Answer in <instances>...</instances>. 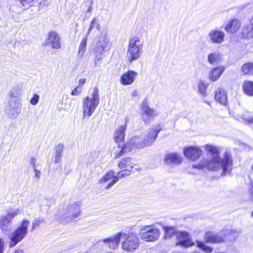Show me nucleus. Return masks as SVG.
<instances>
[{
  "mask_svg": "<svg viewBox=\"0 0 253 253\" xmlns=\"http://www.w3.org/2000/svg\"><path fill=\"white\" fill-rule=\"evenodd\" d=\"M241 72L244 76H253V62H247L243 64L241 67Z\"/></svg>",
  "mask_w": 253,
  "mask_h": 253,
  "instance_id": "26",
  "label": "nucleus"
},
{
  "mask_svg": "<svg viewBox=\"0 0 253 253\" xmlns=\"http://www.w3.org/2000/svg\"><path fill=\"white\" fill-rule=\"evenodd\" d=\"M39 100V95L37 94H34L32 98L30 99V102L32 105H36L38 103Z\"/></svg>",
  "mask_w": 253,
  "mask_h": 253,
  "instance_id": "34",
  "label": "nucleus"
},
{
  "mask_svg": "<svg viewBox=\"0 0 253 253\" xmlns=\"http://www.w3.org/2000/svg\"><path fill=\"white\" fill-rule=\"evenodd\" d=\"M242 90L247 96H253V81L245 80L242 84Z\"/></svg>",
  "mask_w": 253,
  "mask_h": 253,
  "instance_id": "25",
  "label": "nucleus"
},
{
  "mask_svg": "<svg viewBox=\"0 0 253 253\" xmlns=\"http://www.w3.org/2000/svg\"><path fill=\"white\" fill-rule=\"evenodd\" d=\"M96 27L97 29H99V25L98 24H97Z\"/></svg>",
  "mask_w": 253,
  "mask_h": 253,
  "instance_id": "42",
  "label": "nucleus"
},
{
  "mask_svg": "<svg viewBox=\"0 0 253 253\" xmlns=\"http://www.w3.org/2000/svg\"><path fill=\"white\" fill-rule=\"evenodd\" d=\"M39 5L40 7H42L44 6H47L48 5V3L46 0H43L42 1H41L39 3Z\"/></svg>",
  "mask_w": 253,
  "mask_h": 253,
  "instance_id": "39",
  "label": "nucleus"
},
{
  "mask_svg": "<svg viewBox=\"0 0 253 253\" xmlns=\"http://www.w3.org/2000/svg\"><path fill=\"white\" fill-rule=\"evenodd\" d=\"M142 111L141 118L145 124H149L151 120L153 119L158 115L157 111L153 108L149 107L147 99H144L140 106Z\"/></svg>",
  "mask_w": 253,
  "mask_h": 253,
  "instance_id": "9",
  "label": "nucleus"
},
{
  "mask_svg": "<svg viewBox=\"0 0 253 253\" xmlns=\"http://www.w3.org/2000/svg\"><path fill=\"white\" fill-rule=\"evenodd\" d=\"M60 37L58 34L53 31H50L47 36V41L53 48L59 49L61 47Z\"/></svg>",
  "mask_w": 253,
  "mask_h": 253,
  "instance_id": "17",
  "label": "nucleus"
},
{
  "mask_svg": "<svg viewBox=\"0 0 253 253\" xmlns=\"http://www.w3.org/2000/svg\"><path fill=\"white\" fill-rule=\"evenodd\" d=\"M137 73L133 70H128L123 73L120 77V83L123 85L131 84L135 81Z\"/></svg>",
  "mask_w": 253,
  "mask_h": 253,
  "instance_id": "14",
  "label": "nucleus"
},
{
  "mask_svg": "<svg viewBox=\"0 0 253 253\" xmlns=\"http://www.w3.org/2000/svg\"><path fill=\"white\" fill-rule=\"evenodd\" d=\"M86 82V79H81L79 80V85H78L79 86V87H81L82 88V86H83L84 84Z\"/></svg>",
  "mask_w": 253,
  "mask_h": 253,
  "instance_id": "37",
  "label": "nucleus"
},
{
  "mask_svg": "<svg viewBox=\"0 0 253 253\" xmlns=\"http://www.w3.org/2000/svg\"><path fill=\"white\" fill-rule=\"evenodd\" d=\"M205 102H206V103H207L208 105H210V103L209 102H207V101H205Z\"/></svg>",
  "mask_w": 253,
  "mask_h": 253,
  "instance_id": "45",
  "label": "nucleus"
},
{
  "mask_svg": "<svg viewBox=\"0 0 253 253\" xmlns=\"http://www.w3.org/2000/svg\"><path fill=\"white\" fill-rule=\"evenodd\" d=\"M3 253V252L0 251V253Z\"/></svg>",
  "mask_w": 253,
  "mask_h": 253,
  "instance_id": "48",
  "label": "nucleus"
},
{
  "mask_svg": "<svg viewBox=\"0 0 253 253\" xmlns=\"http://www.w3.org/2000/svg\"><path fill=\"white\" fill-rule=\"evenodd\" d=\"M214 98L216 101L224 106L228 105V96L226 91L221 88H218L215 91Z\"/></svg>",
  "mask_w": 253,
  "mask_h": 253,
  "instance_id": "20",
  "label": "nucleus"
},
{
  "mask_svg": "<svg viewBox=\"0 0 253 253\" xmlns=\"http://www.w3.org/2000/svg\"><path fill=\"white\" fill-rule=\"evenodd\" d=\"M123 178L122 177H120L119 175L117 174V175H115V172L110 170L106 172L99 180L100 183H104L111 179L112 181L109 183L106 186V189H109L112 186H113L115 183H116L119 179Z\"/></svg>",
  "mask_w": 253,
  "mask_h": 253,
  "instance_id": "15",
  "label": "nucleus"
},
{
  "mask_svg": "<svg viewBox=\"0 0 253 253\" xmlns=\"http://www.w3.org/2000/svg\"><path fill=\"white\" fill-rule=\"evenodd\" d=\"M241 26V23L239 20L232 19L228 22L224 27V29L227 33L235 34L239 30Z\"/></svg>",
  "mask_w": 253,
  "mask_h": 253,
  "instance_id": "18",
  "label": "nucleus"
},
{
  "mask_svg": "<svg viewBox=\"0 0 253 253\" xmlns=\"http://www.w3.org/2000/svg\"><path fill=\"white\" fill-rule=\"evenodd\" d=\"M164 161L167 164L179 165L182 162L183 159L177 153H172L167 154L165 157Z\"/></svg>",
  "mask_w": 253,
  "mask_h": 253,
  "instance_id": "22",
  "label": "nucleus"
},
{
  "mask_svg": "<svg viewBox=\"0 0 253 253\" xmlns=\"http://www.w3.org/2000/svg\"><path fill=\"white\" fill-rule=\"evenodd\" d=\"M59 147L60 148V151L57 152V157L58 158H59L60 157V155H61V152H62V150L63 148V146L62 145H59Z\"/></svg>",
  "mask_w": 253,
  "mask_h": 253,
  "instance_id": "40",
  "label": "nucleus"
},
{
  "mask_svg": "<svg viewBox=\"0 0 253 253\" xmlns=\"http://www.w3.org/2000/svg\"><path fill=\"white\" fill-rule=\"evenodd\" d=\"M143 43L138 37L133 36L129 40L126 52V58L129 63L136 60L140 56Z\"/></svg>",
  "mask_w": 253,
  "mask_h": 253,
  "instance_id": "3",
  "label": "nucleus"
},
{
  "mask_svg": "<svg viewBox=\"0 0 253 253\" xmlns=\"http://www.w3.org/2000/svg\"><path fill=\"white\" fill-rule=\"evenodd\" d=\"M4 243L2 239L0 238V251L3 252Z\"/></svg>",
  "mask_w": 253,
  "mask_h": 253,
  "instance_id": "38",
  "label": "nucleus"
},
{
  "mask_svg": "<svg viewBox=\"0 0 253 253\" xmlns=\"http://www.w3.org/2000/svg\"><path fill=\"white\" fill-rule=\"evenodd\" d=\"M240 35L244 39L253 37V16L251 18L250 23L243 27Z\"/></svg>",
  "mask_w": 253,
  "mask_h": 253,
  "instance_id": "21",
  "label": "nucleus"
},
{
  "mask_svg": "<svg viewBox=\"0 0 253 253\" xmlns=\"http://www.w3.org/2000/svg\"><path fill=\"white\" fill-rule=\"evenodd\" d=\"M118 166L121 169L118 172L120 177L125 178L129 176L133 172V170L140 171L142 170L140 167H136L137 165L134 163V160L130 157L122 158L118 163Z\"/></svg>",
  "mask_w": 253,
  "mask_h": 253,
  "instance_id": "5",
  "label": "nucleus"
},
{
  "mask_svg": "<svg viewBox=\"0 0 253 253\" xmlns=\"http://www.w3.org/2000/svg\"><path fill=\"white\" fill-rule=\"evenodd\" d=\"M204 240L206 243L221 244L225 242L226 234L220 235L211 231H207L205 233Z\"/></svg>",
  "mask_w": 253,
  "mask_h": 253,
  "instance_id": "13",
  "label": "nucleus"
},
{
  "mask_svg": "<svg viewBox=\"0 0 253 253\" xmlns=\"http://www.w3.org/2000/svg\"><path fill=\"white\" fill-rule=\"evenodd\" d=\"M18 214L17 211L9 212L6 215L0 218V228L3 232H6L10 230V224L13 219Z\"/></svg>",
  "mask_w": 253,
  "mask_h": 253,
  "instance_id": "12",
  "label": "nucleus"
},
{
  "mask_svg": "<svg viewBox=\"0 0 253 253\" xmlns=\"http://www.w3.org/2000/svg\"><path fill=\"white\" fill-rule=\"evenodd\" d=\"M177 241L175 243L176 246H181L183 248H188L195 245L194 242L190 234L185 231H179L176 236Z\"/></svg>",
  "mask_w": 253,
  "mask_h": 253,
  "instance_id": "10",
  "label": "nucleus"
},
{
  "mask_svg": "<svg viewBox=\"0 0 253 253\" xmlns=\"http://www.w3.org/2000/svg\"><path fill=\"white\" fill-rule=\"evenodd\" d=\"M20 3L27 8L32 7L38 1V0H19Z\"/></svg>",
  "mask_w": 253,
  "mask_h": 253,
  "instance_id": "31",
  "label": "nucleus"
},
{
  "mask_svg": "<svg viewBox=\"0 0 253 253\" xmlns=\"http://www.w3.org/2000/svg\"><path fill=\"white\" fill-rule=\"evenodd\" d=\"M205 149L208 153H210L212 155L211 158L209 160L202 159L198 164L193 165L192 168L199 170L207 169L209 170L214 171H219L222 169L221 176L231 173L233 169V160L230 153L225 152L222 158L216 147L211 144H206Z\"/></svg>",
  "mask_w": 253,
  "mask_h": 253,
  "instance_id": "1",
  "label": "nucleus"
},
{
  "mask_svg": "<svg viewBox=\"0 0 253 253\" xmlns=\"http://www.w3.org/2000/svg\"><path fill=\"white\" fill-rule=\"evenodd\" d=\"M197 247L205 252L206 253H211L212 252L213 249L212 247L207 246L206 243L200 241H197Z\"/></svg>",
  "mask_w": 253,
  "mask_h": 253,
  "instance_id": "29",
  "label": "nucleus"
},
{
  "mask_svg": "<svg viewBox=\"0 0 253 253\" xmlns=\"http://www.w3.org/2000/svg\"><path fill=\"white\" fill-rule=\"evenodd\" d=\"M99 102L98 89L97 87H94L91 94V98L86 96L83 100V117H90L96 108Z\"/></svg>",
  "mask_w": 253,
  "mask_h": 253,
  "instance_id": "4",
  "label": "nucleus"
},
{
  "mask_svg": "<svg viewBox=\"0 0 253 253\" xmlns=\"http://www.w3.org/2000/svg\"><path fill=\"white\" fill-rule=\"evenodd\" d=\"M87 37L86 36L83 39L81 42L80 44L78 53V55L80 56H82L85 52L87 45Z\"/></svg>",
  "mask_w": 253,
  "mask_h": 253,
  "instance_id": "28",
  "label": "nucleus"
},
{
  "mask_svg": "<svg viewBox=\"0 0 253 253\" xmlns=\"http://www.w3.org/2000/svg\"><path fill=\"white\" fill-rule=\"evenodd\" d=\"M29 223L28 220H23L20 226L12 232L9 237V247H14L26 237Z\"/></svg>",
  "mask_w": 253,
  "mask_h": 253,
  "instance_id": "6",
  "label": "nucleus"
},
{
  "mask_svg": "<svg viewBox=\"0 0 253 253\" xmlns=\"http://www.w3.org/2000/svg\"><path fill=\"white\" fill-rule=\"evenodd\" d=\"M183 154L187 159L196 161L202 156L203 151L199 146H187L183 149Z\"/></svg>",
  "mask_w": 253,
  "mask_h": 253,
  "instance_id": "11",
  "label": "nucleus"
},
{
  "mask_svg": "<svg viewBox=\"0 0 253 253\" xmlns=\"http://www.w3.org/2000/svg\"><path fill=\"white\" fill-rule=\"evenodd\" d=\"M10 96H11V97H14V95H13V94H10Z\"/></svg>",
  "mask_w": 253,
  "mask_h": 253,
  "instance_id": "44",
  "label": "nucleus"
},
{
  "mask_svg": "<svg viewBox=\"0 0 253 253\" xmlns=\"http://www.w3.org/2000/svg\"><path fill=\"white\" fill-rule=\"evenodd\" d=\"M43 221V219H36L32 223V230H34L37 227L40 226L42 222Z\"/></svg>",
  "mask_w": 253,
  "mask_h": 253,
  "instance_id": "33",
  "label": "nucleus"
},
{
  "mask_svg": "<svg viewBox=\"0 0 253 253\" xmlns=\"http://www.w3.org/2000/svg\"><path fill=\"white\" fill-rule=\"evenodd\" d=\"M252 169L253 170V165L252 166Z\"/></svg>",
  "mask_w": 253,
  "mask_h": 253,
  "instance_id": "46",
  "label": "nucleus"
},
{
  "mask_svg": "<svg viewBox=\"0 0 253 253\" xmlns=\"http://www.w3.org/2000/svg\"><path fill=\"white\" fill-rule=\"evenodd\" d=\"M122 237L124 239L122 245L123 250L132 252L139 247V239L136 234L132 232L128 234L122 233Z\"/></svg>",
  "mask_w": 253,
  "mask_h": 253,
  "instance_id": "7",
  "label": "nucleus"
},
{
  "mask_svg": "<svg viewBox=\"0 0 253 253\" xmlns=\"http://www.w3.org/2000/svg\"><path fill=\"white\" fill-rule=\"evenodd\" d=\"M127 119H126L124 125L120 126L117 128L113 134V138L117 144L118 147L120 149L119 151L115 153L114 158L115 159L120 158L121 156L129 152L132 149L133 144L131 142H125V131L126 129Z\"/></svg>",
  "mask_w": 253,
  "mask_h": 253,
  "instance_id": "2",
  "label": "nucleus"
},
{
  "mask_svg": "<svg viewBox=\"0 0 253 253\" xmlns=\"http://www.w3.org/2000/svg\"><path fill=\"white\" fill-rule=\"evenodd\" d=\"M163 229L165 231V238H170L173 236L176 237L177 233L179 232V231L176 229L175 227L173 226H165L163 227Z\"/></svg>",
  "mask_w": 253,
  "mask_h": 253,
  "instance_id": "27",
  "label": "nucleus"
},
{
  "mask_svg": "<svg viewBox=\"0 0 253 253\" xmlns=\"http://www.w3.org/2000/svg\"><path fill=\"white\" fill-rule=\"evenodd\" d=\"M221 60L220 54L213 53H210L208 55V61L211 64L217 63Z\"/></svg>",
  "mask_w": 253,
  "mask_h": 253,
  "instance_id": "30",
  "label": "nucleus"
},
{
  "mask_svg": "<svg viewBox=\"0 0 253 253\" xmlns=\"http://www.w3.org/2000/svg\"><path fill=\"white\" fill-rule=\"evenodd\" d=\"M122 236V233L119 232L113 237L104 239L103 242L109 249L114 250L118 247Z\"/></svg>",
  "mask_w": 253,
  "mask_h": 253,
  "instance_id": "16",
  "label": "nucleus"
},
{
  "mask_svg": "<svg viewBox=\"0 0 253 253\" xmlns=\"http://www.w3.org/2000/svg\"><path fill=\"white\" fill-rule=\"evenodd\" d=\"M96 18H94L91 21L89 28L88 29L87 35H89L91 29L94 27L95 24L96 23Z\"/></svg>",
  "mask_w": 253,
  "mask_h": 253,
  "instance_id": "36",
  "label": "nucleus"
},
{
  "mask_svg": "<svg viewBox=\"0 0 253 253\" xmlns=\"http://www.w3.org/2000/svg\"><path fill=\"white\" fill-rule=\"evenodd\" d=\"M14 253H23V251L22 250L17 249L15 251Z\"/></svg>",
  "mask_w": 253,
  "mask_h": 253,
  "instance_id": "41",
  "label": "nucleus"
},
{
  "mask_svg": "<svg viewBox=\"0 0 253 253\" xmlns=\"http://www.w3.org/2000/svg\"><path fill=\"white\" fill-rule=\"evenodd\" d=\"M252 216L253 217V211L252 212Z\"/></svg>",
  "mask_w": 253,
  "mask_h": 253,
  "instance_id": "47",
  "label": "nucleus"
},
{
  "mask_svg": "<svg viewBox=\"0 0 253 253\" xmlns=\"http://www.w3.org/2000/svg\"><path fill=\"white\" fill-rule=\"evenodd\" d=\"M82 92V88L79 86H77L71 92V94L72 95H78Z\"/></svg>",
  "mask_w": 253,
  "mask_h": 253,
  "instance_id": "35",
  "label": "nucleus"
},
{
  "mask_svg": "<svg viewBox=\"0 0 253 253\" xmlns=\"http://www.w3.org/2000/svg\"><path fill=\"white\" fill-rule=\"evenodd\" d=\"M162 129L160 124L158 125V128H151L145 140V144L146 145L152 144L156 140L159 132L161 131Z\"/></svg>",
  "mask_w": 253,
  "mask_h": 253,
  "instance_id": "19",
  "label": "nucleus"
},
{
  "mask_svg": "<svg viewBox=\"0 0 253 253\" xmlns=\"http://www.w3.org/2000/svg\"><path fill=\"white\" fill-rule=\"evenodd\" d=\"M225 70L224 66H218L212 69L209 75V79L212 82L217 81Z\"/></svg>",
  "mask_w": 253,
  "mask_h": 253,
  "instance_id": "24",
  "label": "nucleus"
},
{
  "mask_svg": "<svg viewBox=\"0 0 253 253\" xmlns=\"http://www.w3.org/2000/svg\"><path fill=\"white\" fill-rule=\"evenodd\" d=\"M36 176H37L39 177V176H40V173H38V172H37V173H36Z\"/></svg>",
  "mask_w": 253,
  "mask_h": 253,
  "instance_id": "43",
  "label": "nucleus"
},
{
  "mask_svg": "<svg viewBox=\"0 0 253 253\" xmlns=\"http://www.w3.org/2000/svg\"><path fill=\"white\" fill-rule=\"evenodd\" d=\"M139 234L141 238L143 241L153 242L158 239L161 235V231L154 225H151L141 228Z\"/></svg>",
  "mask_w": 253,
  "mask_h": 253,
  "instance_id": "8",
  "label": "nucleus"
},
{
  "mask_svg": "<svg viewBox=\"0 0 253 253\" xmlns=\"http://www.w3.org/2000/svg\"><path fill=\"white\" fill-rule=\"evenodd\" d=\"M208 86V84H206L203 81H200L198 84L199 91L203 95L206 93L207 89Z\"/></svg>",
  "mask_w": 253,
  "mask_h": 253,
  "instance_id": "32",
  "label": "nucleus"
},
{
  "mask_svg": "<svg viewBox=\"0 0 253 253\" xmlns=\"http://www.w3.org/2000/svg\"><path fill=\"white\" fill-rule=\"evenodd\" d=\"M209 37L213 43H220L223 41L225 35L222 31L213 30L210 33Z\"/></svg>",
  "mask_w": 253,
  "mask_h": 253,
  "instance_id": "23",
  "label": "nucleus"
}]
</instances>
